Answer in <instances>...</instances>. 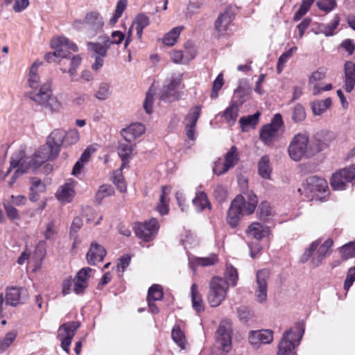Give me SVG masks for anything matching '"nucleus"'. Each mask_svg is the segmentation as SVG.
Segmentation results:
<instances>
[{"instance_id": "f03ea898", "label": "nucleus", "mask_w": 355, "mask_h": 355, "mask_svg": "<svg viewBox=\"0 0 355 355\" xmlns=\"http://www.w3.org/2000/svg\"><path fill=\"white\" fill-rule=\"evenodd\" d=\"M324 144L318 139L309 141L306 132H300L294 135L288 147L289 157L295 162L308 158L324 148Z\"/></svg>"}, {"instance_id": "0eeeda50", "label": "nucleus", "mask_w": 355, "mask_h": 355, "mask_svg": "<svg viewBox=\"0 0 355 355\" xmlns=\"http://www.w3.org/2000/svg\"><path fill=\"white\" fill-rule=\"evenodd\" d=\"M328 189L327 182L324 179L316 176L309 178L304 187L305 193L311 200H322L328 194Z\"/></svg>"}, {"instance_id": "49530a36", "label": "nucleus", "mask_w": 355, "mask_h": 355, "mask_svg": "<svg viewBox=\"0 0 355 355\" xmlns=\"http://www.w3.org/2000/svg\"><path fill=\"white\" fill-rule=\"evenodd\" d=\"M239 159V154L238 149L235 146H233L225 156V163L228 169L234 167L238 163Z\"/></svg>"}, {"instance_id": "a19ab883", "label": "nucleus", "mask_w": 355, "mask_h": 355, "mask_svg": "<svg viewBox=\"0 0 355 355\" xmlns=\"http://www.w3.org/2000/svg\"><path fill=\"white\" fill-rule=\"evenodd\" d=\"M193 204L198 211H201L207 207L209 209H211V204L204 191L196 192V197L193 199Z\"/></svg>"}, {"instance_id": "c9c22d12", "label": "nucleus", "mask_w": 355, "mask_h": 355, "mask_svg": "<svg viewBox=\"0 0 355 355\" xmlns=\"http://www.w3.org/2000/svg\"><path fill=\"white\" fill-rule=\"evenodd\" d=\"M243 215L240 209L232 202L227 214L226 220L227 224L233 228L236 227Z\"/></svg>"}, {"instance_id": "4d7b16f0", "label": "nucleus", "mask_w": 355, "mask_h": 355, "mask_svg": "<svg viewBox=\"0 0 355 355\" xmlns=\"http://www.w3.org/2000/svg\"><path fill=\"white\" fill-rule=\"evenodd\" d=\"M316 5L320 10L329 13L336 9L337 2L336 0H318Z\"/></svg>"}, {"instance_id": "4be33fe9", "label": "nucleus", "mask_w": 355, "mask_h": 355, "mask_svg": "<svg viewBox=\"0 0 355 355\" xmlns=\"http://www.w3.org/2000/svg\"><path fill=\"white\" fill-rule=\"evenodd\" d=\"M145 130L146 128L143 124L141 123H135L123 128L121 134L126 141L131 143L137 137L142 135L145 132Z\"/></svg>"}, {"instance_id": "3c124183", "label": "nucleus", "mask_w": 355, "mask_h": 355, "mask_svg": "<svg viewBox=\"0 0 355 355\" xmlns=\"http://www.w3.org/2000/svg\"><path fill=\"white\" fill-rule=\"evenodd\" d=\"M297 48L296 46H293L279 56L277 66V72L278 74L282 73L285 64L287 62L288 59L292 57L293 53L297 51Z\"/></svg>"}, {"instance_id": "4468645a", "label": "nucleus", "mask_w": 355, "mask_h": 355, "mask_svg": "<svg viewBox=\"0 0 355 355\" xmlns=\"http://www.w3.org/2000/svg\"><path fill=\"white\" fill-rule=\"evenodd\" d=\"M158 228V222L157 219L153 218L148 223H138L135 224V232L139 239L145 241H148L157 234Z\"/></svg>"}, {"instance_id": "f257e3e1", "label": "nucleus", "mask_w": 355, "mask_h": 355, "mask_svg": "<svg viewBox=\"0 0 355 355\" xmlns=\"http://www.w3.org/2000/svg\"><path fill=\"white\" fill-rule=\"evenodd\" d=\"M51 46L54 51L48 53L45 55V60L48 62H58L59 64L69 62L71 67H62L61 71L63 73H69L72 80L76 74V69L80 65L82 58L80 55L71 56L72 53L77 52L78 48L76 44L69 41L64 37L54 38L51 42Z\"/></svg>"}, {"instance_id": "a878e982", "label": "nucleus", "mask_w": 355, "mask_h": 355, "mask_svg": "<svg viewBox=\"0 0 355 355\" xmlns=\"http://www.w3.org/2000/svg\"><path fill=\"white\" fill-rule=\"evenodd\" d=\"M345 71V89L347 92H351L355 85V63L347 61L344 66Z\"/></svg>"}, {"instance_id": "7ed1b4c3", "label": "nucleus", "mask_w": 355, "mask_h": 355, "mask_svg": "<svg viewBox=\"0 0 355 355\" xmlns=\"http://www.w3.org/2000/svg\"><path fill=\"white\" fill-rule=\"evenodd\" d=\"M321 239L313 241L306 248L301 257L302 263L306 262L312 256L311 263L314 266H318L322 261L331 254V248L334 244L331 239H327L320 247Z\"/></svg>"}, {"instance_id": "2eb2a0df", "label": "nucleus", "mask_w": 355, "mask_h": 355, "mask_svg": "<svg viewBox=\"0 0 355 355\" xmlns=\"http://www.w3.org/2000/svg\"><path fill=\"white\" fill-rule=\"evenodd\" d=\"M84 21L86 34L89 37L96 35L102 30L104 25L103 17L96 12L87 13Z\"/></svg>"}, {"instance_id": "6e6d98bb", "label": "nucleus", "mask_w": 355, "mask_h": 355, "mask_svg": "<svg viewBox=\"0 0 355 355\" xmlns=\"http://www.w3.org/2000/svg\"><path fill=\"white\" fill-rule=\"evenodd\" d=\"M128 5V0H119L115 8L114 14L110 19V24H114L118 19L122 16L123 12L125 10Z\"/></svg>"}, {"instance_id": "ea45409f", "label": "nucleus", "mask_w": 355, "mask_h": 355, "mask_svg": "<svg viewBox=\"0 0 355 355\" xmlns=\"http://www.w3.org/2000/svg\"><path fill=\"white\" fill-rule=\"evenodd\" d=\"M259 116L260 112H257L252 115L241 117L239 119V123L242 131L245 132L250 128H254L259 122Z\"/></svg>"}, {"instance_id": "7c9ffc66", "label": "nucleus", "mask_w": 355, "mask_h": 355, "mask_svg": "<svg viewBox=\"0 0 355 355\" xmlns=\"http://www.w3.org/2000/svg\"><path fill=\"white\" fill-rule=\"evenodd\" d=\"M340 24V17L338 15H334L332 21L329 24H320L318 26L316 34H324L327 37L332 36L335 34V30Z\"/></svg>"}, {"instance_id": "774afa93", "label": "nucleus", "mask_w": 355, "mask_h": 355, "mask_svg": "<svg viewBox=\"0 0 355 355\" xmlns=\"http://www.w3.org/2000/svg\"><path fill=\"white\" fill-rule=\"evenodd\" d=\"M272 214V209L267 202H262L258 208L257 215L260 219L264 220Z\"/></svg>"}, {"instance_id": "37998d69", "label": "nucleus", "mask_w": 355, "mask_h": 355, "mask_svg": "<svg viewBox=\"0 0 355 355\" xmlns=\"http://www.w3.org/2000/svg\"><path fill=\"white\" fill-rule=\"evenodd\" d=\"M132 150L133 146L130 144H121L119 146L118 154L122 160L121 168H124L128 163Z\"/></svg>"}, {"instance_id": "c03bdc74", "label": "nucleus", "mask_w": 355, "mask_h": 355, "mask_svg": "<svg viewBox=\"0 0 355 355\" xmlns=\"http://www.w3.org/2000/svg\"><path fill=\"white\" fill-rule=\"evenodd\" d=\"M173 340L178 345L181 349H185L187 344V339L184 332L180 329L178 325L173 327L171 332Z\"/></svg>"}, {"instance_id": "393cba45", "label": "nucleus", "mask_w": 355, "mask_h": 355, "mask_svg": "<svg viewBox=\"0 0 355 355\" xmlns=\"http://www.w3.org/2000/svg\"><path fill=\"white\" fill-rule=\"evenodd\" d=\"M246 234L257 240H261L270 234V228L258 222L252 223L246 230Z\"/></svg>"}, {"instance_id": "338daca9", "label": "nucleus", "mask_w": 355, "mask_h": 355, "mask_svg": "<svg viewBox=\"0 0 355 355\" xmlns=\"http://www.w3.org/2000/svg\"><path fill=\"white\" fill-rule=\"evenodd\" d=\"M79 132L76 129L69 130L66 132V136L64 138V145H73L76 144L79 141Z\"/></svg>"}, {"instance_id": "c756f323", "label": "nucleus", "mask_w": 355, "mask_h": 355, "mask_svg": "<svg viewBox=\"0 0 355 355\" xmlns=\"http://www.w3.org/2000/svg\"><path fill=\"white\" fill-rule=\"evenodd\" d=\"M239 105L235 101H233L223 112L222 117L224 118L225 121L230 125L235 124L237 117L239 116Z\"/></svg>"}, {"instance_id": "09e8293b", "label": "nucleus", "mask_w": 355, "mask_h": 355, "mask_svg": "<svg viewBox=\"0 0 355 355\" xmlns=\"http://www.w3.org/2000/svg\"><path fill=\"white\" fill-rule=\"evenodd\" d=\"M169 191L166 187H162V193L159 196V203L157 205V209L160 214H166L168 211V200L167 196Z\"/></svg>"}, {"instance_id": "1a4fd4ad", "label": "nucleus", "mask_w": 355, "mask_h": 355, "mask_svg": "<svg viewBox=\"0 0 355 355\" xmlns=\"http://www.w3.org/2000/svg\"><path fill=\"white\" fill-rule=\"evenodd\" d=\"M232 202L243 215H250L254 213L257 206L258 198L252 192L247 191L237 195Z\"/></svg>"}, {"instance_id": "e433bc0d", "label": "nucleus", "mask_w": 355, "mask_h": 355, "mask_svg": "<svg viewBox=\"0 0 355 355\" xmlns=\"http://www.w3.org/2000/svg\"><path fill=\"white\" fill-rule=\"evenodd\" d=\"M94 152V149L90 147L87 148L81 155L79 159L76 162L73 166L72 170V174L77 175L81 173V170L83 168L85 164L89 162L91 155Z\"/></svg>"}, {"instance_id": "20e7f679", "label": "nucleus", "mask_w": 355, "mask_h": 355, "mask_svg": "<svg viewBox=\"0 0 355 355\" xmlns=\"http://www.w3.org/2000/svg\"><path fill=\"white\" fill-rule=\"evenodd\" d=\"M31 160L26 155V148L24 146L19 147L12 153L10 157V171L15 168V171L9 182V185L12 186L16 180L23 174L27 173L30 169L32 170Z\"/></svg>"}, {"instance_id": "e2e57ef3", "label": "nucleus", "mask_w": 355, "mask_h": 355, "mask_svg": "<svg viewBox=\"0 0 355 355\" xmlns=\"http://www.w3.org/2000/svg\"><path fill=\"white\" fill-rule=\"evenodd\" d=\"M3 207L6 214L9 219L11 220H17L19 218V215L17 209L10 202L5 200L3 201Z\"/></svg>"}, {"instance_id": "72a5a7b5", "label": "nucleus", "mask_w": 355, "mask_h": 355, "mask_svg": "<svg viewBox=\"0 0 355 355\" xmlns=\"http://www.w3.org/2000/svg\"><path fill=\"white\" fill-rule=\"evenodd\" d=\"M103 44L99 42H88V50L99 55L101 57H105L107 55V51L110 47V39L105 37L103 41Z\"/></svg>"}, {"instance_id": "9b49d317", "label": "nucleus", "mask_w": 355, "mask_h": 355, "mask_svg": "<svg viewBox=\"0 0 355 355\" xmlns=\"http://www.w3.org/2000/svg\"><path fill=\"white\" fill-rule=\"evenodd\" d=\"M355 178V164L335 172L330 180V184L334 190H344L347 183Z\"/></svg>"}, {"instance_id": "de8ad7c7", "label": "nucleus", "mask_w": 355, "mask_h": 355, "mask_svg": "<svg viewBox=\"0 0 355 355\" xmlns=\"http://www.w3.org/2000/svg\"><path fill=\"white\" fill-rule=\"evenodd\" d=\"M183 28L181 26L173 28L164 36L163 43L167 46L174 45Z\"/></svg>"}, {"instance_id": "473e14b6", "label": "nucleus", "mask_w": 355, "mask_h": 355, "mask_svg": "<svg viewBox=\"0 0 355 355\" xmlns=\"http://www.w3.org/2000/svg\"><path fill=\"white\" fill-rule=\"evenodd\" d=\"M26 293L24 288H9L6 291V302L11 306H17L21 303V295Z\"/></svg>"}, {"instance_id": "6ab92c4d", "label": "nucleus", "mask_w": 355, "mask_h": 355, "mask_svg": "<svg viewBox=\"0 0 355 355\" xmlns=\"http://www.w3.org/2000/svg\"><path fill=\"white\" fill-rule=\"evenodd\" d=\"M182 75L179 74L172 76L168 83L163 87L160 98L164 101H173L178 99V94L176 89L178 88L182 83Z\"/></svg>"}, {"instance_id": "5fc2aeb1", "label": "nucleus", "mask_w": 355, "mask_h": 355, "mask_svg": "<svg viewBox=\"0 0 355 355\" xmlns=\"http://www.w3.org/2000/svg\"><path fill=\"white\" fill-rule=\"evenodd\" d=\"M163 295L164 293L162 286L158 284H155L148 289L147 299L151 301H159L162 300Z\"/></svg>"}, {"instance_id": "69168bd1", "label": "nucleus", "mask_w": 355, "mask_h": 355, "mask_svg": "<svg viewBox=\"0 0 355 355\" xmlns=\"http://www.w3.org/2000/svg\"><path fill=\"white\" fill-rule=\"evenodd\" d=\"M325 76V69L320 68L311 73L309 79V83L313 87L315 85H318L317 82L323 80Z\"/></svg>"}, {"instance_id": "ddd939ff", "label": "nucleus", "mask_w": 355, "mask_h": 355, "mask_svg": "<svg viewBox=\"0 0 355 355\" xmlns=\"http://www.w3.org/2000/svg\"><path fill=\"white\" fill-rule=\"evenodd\" d=\"M216 342L223 351L228 352L232 345V323L228 320H223L216 331Z\"/></svg>"}, {"instance_id": "f704fd0d", "label": "nucleus", "mask_w": 355, "mask_h": 355, "mask_svg": "<svg viewBox=\"0 0 355 355\" xmlns=\"http://www.w3.org/2000/svg\"><path fill=\"white\" fill-rule=\"evenodd\" d=\"M191 297L192 301V306L197 313L203 312L205 310V304L202 297L198 291L196 284H193L191 287Z\"/></svg>"}, {"instance_id": "603ef678", "label": "nucleus", "mask_w": 355, "mask_h": 355, "mask_svg": "<svg viewBox=\"0 0 355 355\" xmlns=\"http://www.w3.org/2000/svg\"><path fill=\"white\" fill-rule=\"evenodd\" d=\"M114 191L111 185L104 184L99 187L96 193V202L100 204L106 197L113 195Z\"/></svg>"}, {"instance_id": "c85d7f7f", "label": "nucleus", "mask_w": 355, "mask_h": 355, "mask_svg": "<svg viewBox=\"0 0 355 355\" xmlns=\"http://www.w3.org/2000/svg\"><path fill=\"white\" fill-rule=\"evenodd\" d=\"M74 195V185L72 182H69L60 187L56 193V197L62 202H69Z\"/></svg>"}, {"instance_id": "f3484780", "label": "nucleus", "mask_w": 355, "mask_h": 355, "mask_svg": "<svg viewBox=\"0 0 355 355\" xmlns=\"http://www.w3.org/2000/svg\"><path fill=\"white\" fill-rule=\"evenodd\" d=\"M201 105L192 107L186 115L184 123L187 137L191 140H195L196 123L201 115Z\"/></svg>"}, {"instance_id": "bf43d9fd", "label": "nucleus", "mask_w": 355, "mask_h": 355, "mask_svg": "<svg viewBox=\"0 0 355 355\" xmlns=\"http://www.w3.org/2000/svg\"><path fill=\"white\" fill-rule=\"evenodd\" d=\"M123 168H120L119 171H114L112 176V182L116 186L120 192L126 191V184L121 171Z\"/></svg>"}, {"instance_id": "412c9836", "label": "nucleus", "mask_w": 355, "mask_h": 355, "mask_svg": "<svg viewBox=\"0 0 355 355\" xmlns=\"http://www.w3.org/2000/svg\"><path fill=\"white\" fill-rule=\"evenodd\" d=\"M56 156H53L49 149L44 146H41L34 155L30 157L31 160L32 170H37L44 162L48 160L55 159Z\"/></svg>"}, {"instance_id": "b1692460", "label": "nucleus", "mask_w": 355, "mask_h": 355, "mask_svg": "<svg viewBox=\"0 0 355 355\" xmlns=\"http://www.w3.org/2000/svg\"><path fill=\"white\" fill-rule=\"evenodd\" d=\"M105 248L96 242L92 243L90 248L87 253V260L89 264L96 265L101 262L106 255Z\"/></svg>"}, {"instance_id": "864d4df0", "label": "nucleus", "mask_w": 355, "mask_h": 355, "mask_svg": "<svg viewBox=\"0 0 355 355\" xmlns=\"http://www.w3.org/2000/svg\"><path fill=\"white\" fill-rule=\"evenodd\" d=\"M339 252L343 260H347L355 257V241L349 242L343 245L340 248Z\"/></svg>"}, {"instance_id": "5701e85b", "label": "nucleus", "mask_w": 355, "mask_h": 355, "mask_svg": "<svg viewBox=\"0 0 355 355\" xmlns=\"http://www.w3.org/2000/svg\"><path fill=\"white\" fill-rule=\"evenodd\" d=\"M272 340L273 332L269 329L252 331L249 335V341L254 346H257L259 343L261 344H269Z\"/></svg>"}, {"instance_id": "dca6fc26", "label": "nucleus", "mask_w": 355, "mask_h": 355, "mask_svg": "<svg viewBox=\"0 0 355 355\" xmlns=\"http://www.w3.org/2000/svg\"><path fill=\"white\" fill-rule=\"evenodd\" d=\"M65 136V130L62 129H55L46 138V144L44 146L49 149L53 156L58 157L62 145L64 144Z\"/></svg>"}, {"instance_id": "79ce46f5", "label": "nucleus", "mask_w": 355, "mask_h": 355, "mask_svg": "<svg viewBox=\"0 0 355 355\" xmlns=\"http://www.w3.org/2000/svg\"><path fill=\"white\" fill-rule=\"evenodd\" d=\"M39 65L34 62L29 70L28 73V83L29 87H31L32 89H35L39 88L40 87V78L39 75L37 74V69H38Z\"/></svg>"}, {"instance_id": "8fccbe9b", "label": "nucleus", "mask_w": 355, "mask_h": 355, "mask_svg": "<svg viewBox=\"0 0 355 355\" xmlns=\"http://www.w3.org/2000/svg\"><path fill=\"white\" fill-rule=\"evenodd\" d=\"M17 336L16 330L8 331L4 337L0 339V352L6 351L15 341Z\"/></svg>"}, {"instance_id": "0e129e2a", "label": "nucleus", "mask_w": 355, "mask_h": 355, "mask_svg": "<svg viewBox=\"0 0 355 355\" xmlns=\"http://www.w3.org/2000/svg\"><path fill=\"white\" fill-rule=\"evenodd\" d=\"M43 107L49 109L51 112H59L62 106L58 98L51 94L45 105H43Z\"/></svg>"}, {"instance_id": "13d9d810", "label": "nucleus", "mask_w": 355, "mask_h": 355, "mask_svg": "<svg viewBox=\"0 0 355 355\" xmlns=\"http://www.w3.org/2000/svg\"><path fill=\"white\" fill-rule=\"evenodd\" d=\"M292 120L295 123L303 121L306 118V112L304 107L300 104H297L292 111Z\"/></svg>"}, {"instance_id": "a18cd8bd", "label": "nucleus", "mask_w": 355, "mask_h": 355, "mask_svg": "<svg viewBox=\"0 0 355 355\" xmlns=\"http://www.w3.org/2000/svg\"><path fill=\"white\" fill-rule=\"evenodd\" d=\"M331 105V99L327 98L324 100H318L311 103L313 112L315 115L324 113Z\"/></svg>"}, {"instance_id": "cd10ccee", "label": "nucleus", "mask_w": 355, "mask_h": 355, "mask_svg": "<svg viewBox=\"0 0 355 355\" xmlns=\"http://www.w3.org/2000/svg\"><path fill=\"white\" fill-rule=\"evenodd\" d=\"M46 184L38 178L31 179L29 199L32 202H36L39 199L40 193L45 192Z\"/></svg>"}, {"instance_id": "bb28decb", "label": "nucleus", "mask_w": 355, "mask_h": 355, "mask_svg": "<svg viewBox=\"0 0 355 355\" xmlns=\"http://www.w3.org/2000/svg\"><path fill=\"white\" fill-rule=\"evenodd\" d=\"M233 19V16L230 12L226 10L221 13L215 22V29L219 34L223 35L227 30L230 23Z\"/></svg>"}, {"instance_id": "aec40b11", "label": "nucleus", "mask_w": 355, "mask_h": 355, "mask_svg": "<svg viewBox=\"0 0 355 355\" xmlns=\"http://www.w3.org/2000/svg\"><path fill=\"white\" fill-rule=\"evenodd\" d=\"M92 269L86 267L80 270L75 276L73 282V291L76 294L79 295L84 293L88 286V281L91 277Z\"/></svg>"}, {"instance_id": "f8f14e48", "label": "nucleus", "mask_w": 355, "mask_h": 355, "mask_svg": "<svg viewBox=\"0 0 355 355\" xmlns=\"http://www.w3.org/2000/svg\"><path fill=\"white\" fill-rule=\"evenodd\" d=\"M270 272L266 269L258 270L256 275L257 286L254 289V296L259 303H264L267 300L268 282Z\"/></svg>"}, {"instance_id": "2f4dec72", "label": "nucleus", "mask_w": 355, "mask_h": 355, "mask_svg": "<svg viewBox=\"0 0 355 355\" xmlns=\"http://www.w3.org/2000/svg\"><path fill=\"white\" fill-rule=\"evenodd\" d=\"M149 24L150 19L144 13L138 14L133 21V24L129 30V33H130L132 27L135 26L137 35L138 38L141 40L143 35V30Z\"/></svg>"}, {"instance_id": "58836bf2", "label": "nucleus", "mask_w": 355, "mask_h": 355, "mask_svg": "<svg viewBox=\"0 0 355 355\" xmlns=\"http://www.w3.org/2000/svg\"><path fill=\"white\" fill-rule=\"evenodd\" d=\"M218 261V257L216 254H212L207 257H193L189 259V264L191 267L194 266H209L214 265Z\"/></svg>"}, {"instance_id": "39448f33", "label": "nucleus", "mask_w": 355, "mask_h": 355, "mask_svg": "<svg viewBox=\"0 0 355 355\" xmlns=\"http://www.w3.org/2000/svg\"><path fill=\"white\" fill-rule=\"evenodd\" d=\"M229 284L226 280L218 277H213L209 283V291L207 295L210 306H218L225 300Z\"/></svg>"}, {"instance_id": "6e6552de", "label": "nucleus", "mask_w": 355, "mask_h": 355, "mask_svg": "<svg viewBox=\"0 0 355 355\" xmlns=\"http://www.w3.org/2000/svg\"><path fill=\"white\" fill-rule=\"evenodd\" d=\"M300 330H301L300 328ZM304 330L300 331L298 335L292 329L286 331L279 342L277 355H290L299 345Z\"/></svg>"}, {"instance_id": "680f3d73", "label": "nucleus", "mask_w": 355, "mask_h": 355, "mask_svg": "<svg viewBox=\"0 0 355 355\" xmlns=\"http://www.w3.org/2000/svg\"><path fill=\"white\" fill-rule=\"evenodd\" d=\"M110 86L107 84L102 83L96 91L95 96L100 101H105L110 97Z\"/></svg>"}, {"instance_id": "423d86ee", "label": "nucleus", "mask_w": 355, "mask_h": 355, "mask_svg": "<svg viewBox=\"0 0 355 355\" xmlns=\"http://www.w3.org/2000/svg\"><path fill=\"white\" fill-rule=\"evenodd\" d=\"M284 125L282 115L275 114L270 123L262 127L260 130V139L267 146H273L277 140L281 128Z\"/></svg>"}, {"instance_id": "9d476101", "label": "nucleus", "mask_w": 355, "mask_h": 355, "mask_svg": "<svg viewBox=\"0 0 355 355\" xmlns=\"http://www.w3.org/2000/svg\"><path fill=\"white\" fill-rule=\"evenodd\" d=\"M79 327L78 322L71 321L62 324L58 329V336L61 341V347L67 354H69L71 340Z\"/></svg>"}, {"instance_id": "a211bd4d", "label": "nucleus", "mask_w": 355, "mask_h": 355, "mask_svg": "<svg viewBox=\"0 0 355 355\" xmlns=\"http://www.w3.org/2000/svg\"><path fill=\"white\" fill-rule=\"evenodd\" d=\"M51 94V84L47 81L41 85L39 88L28 92L27 96L37 105L43 106Z\"/></svg>"}, {"instance_id": "052dcab7", "label": "nucleus", "mask_w": 355, "mask_h": 355, "mask_svg": "<svg viewBox=\"0 0 355 355\" xmlns=\"http://www.w3.org/2000/svg\"><path fill=\"white\" fill-rule=\"evenodd\" d=\"M85 216L88 223H94L95 225H98L103 219V216L96 213V211L91 207L86 209Z\"/></svg>"}, {"instance_id": "4c0bfd02", "label": "nucleus", "mask_w": 355, "mask_h": 355, "mask_svg": "<svg viewBox=\"0 0 355 355\" xmlns=\"http://www.w3.org/2000/svg\"><path fill=\"white\" fill-rule=\"evenodd\" d=\"M258 172L264 179H270L272 173V167L268 155L262 156L258 162Z\"/></svg>"}]
</instances>
